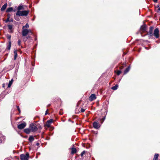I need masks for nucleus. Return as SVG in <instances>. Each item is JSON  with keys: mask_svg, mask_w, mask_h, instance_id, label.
Masks as SVG:
<instances>
[{"mask_svg": "<svg viewBox=\"0 0 160 160\" xmlns=\"http://www.w3.org/2000/svg\"><path fill=\"white\" fill-rule=\"evenodd\" d=\"M28 11H20L18 10L16 14L18 16H26L28 15Z\"/></svg>", "mask_w": 160, "mask_h": 160, "instance_id": "1", "label": "nucleus"}, {"mask_svg": "<svg viewBox=\"0 0 160 160\" xmlns=\"http://www.w3.org/2000/svg\"><path fill=\"white\" fill-rule=\"evenodd\" d=\"M38 128H41V127H37V125L34 123L31 124V132H35L37 131Z\"/></svg>", "mask_w": 160, "mask_h": 160, "instance_id": "2", "label": "nucleus"}, {"mask_svg": "<svg viewBox=\"0 0 160 160\" xmlns=\"http://www.w3.org/2000/svg\"><path fill=\"white\" fill-rule=\"evenodd\" d=\"M29 154L27 153L25 154H22L20 155L21 160H28Z\"/></svg>", "mask_w": 160, "mask_h": 160, "instance_id": "3", "label": "nucleus"}, {"mask_svg": "<svg viewBox=\"0 0 160 160\" xmlns=\"http://www.w3.org/2000/svg\"><path fill=\"white\" fill-rule=\"evenodd\" d=\"M29 31L28 29H22V37H26L27 36Z\"/></svg>", "mask_w": 160, "mask_h": 160, "instance_id": "4", "label": "nucleus"}, {"mask_svg": "<svg viewBox=\"0 0 160 160\" xmlns=\"http://www.w3.org/2000/svg\"><path fill=\"white\" fill-rule=\"evenodd\" d=\"M153 27L152 26H151L150 27L149 30L148 32V33L147 34L148 36V37L149 38H151V37L153 36Z\"/></svg>", "mask_w": 160, "mask_h": 160, "instance_id": "5", "label": "nucleus"}, {"mask_svg": "<svg viewBox=\"0 0 160 160\" xmlns=\"http://www.w3.org/2000/svg\"><path fill=\"white\" fill-rule=\"evenodd\" d=\"M159 29L158 28H156L154 31L153 34L156 38H158L159 37Z\"/></svg>", "mask_w": 160, "mask_h": 160, "instance_id": "6", "label": "nucleus"}, {"mask_svg": "<svg viewBox=\"0 0 160 160\" xmlns=\"http://www.w3.org/2000/svg\"><path fill=\"white\" fill-rule=\"evenodd\" d=\"M26 125V123L23 122V123L18 124V129H21L25 128Z\"/></svg>", "mask_w": 160, "mask_h": 160, "instance_id": "7", "label": "nucleus"}, {"mask_svg": "<svg viewBox=\"0 0 160 160\" xmlns=\"http://www.w3.org/2000/svg\"><path fill=\"white\" fill-rule=\"evenodd\" d=\"M93 126L94 128L98 129L100 127V125L97 122H94L93 123Z\"/></svg>", "mask_w": 160, "mask_h": 160, "instance_id": "8", "label": "nucleus"}, {"mask_svg": "<svg viewBox=\"0 0 160 160\" xmlns=\"http://www.w3.org/2000/svg\"><path fill=\"white\" fill-rule=\"evenodd\" d=\"M96 98V95L94 94H92L89 97V100L90 101H92L95 99Z\"/></svg>", "mask_w": 160, "mask_h": 160, "instance_id": "9", "label": "nucleus"}, {"mask_svg": "<svg viewBox=\"0 0 160 160\" xmlns=\"http://www.w3.org/2000/svg\"><path fill=\"white\" fill-rule=\"evenodd\" d=\"M147 26L146 25L144 24L142 25L140 27V29L142 31L144 32L146 30Z\"/></svg>", "mask_w": 160, "mask_h": 160, "instance_id": "10", "label": "nucleus"}, {"mask_svg": "<svg viewBox=\"0 0 160 160\" xmlns=\"http://www.w3.org/2000/svg\"><path fill=\"white\" fill-rule=\"evenodd\" d=\"M7 7V3H6L4 4L2 6V7L1 8V11H4L6 8V7Z\"/></svg>", "mask_w": 160, "mask_h": 160, "instance_id": "11", "label": "nucleus"}, {"mask_svg": "<svg viewBox=\"0 0 160 160\" xmlns=\"http://www.w3.org/2000/svg\"><path fill=\"white\" fill-rule=\"evenodd\" d=\"M130 66L128 67L124 71V74H125L128 72L130 69Z\"/></svg>", "mask_w": 160, "mask_h": 160, "instance_id": "12", "label": "nucleus"}, {"mask_svg": "<svg viewBox=\"0 0 160 160\" xmlns=\"http://www.w3.org/2000/svg\"><path fill=\"white\" fill-rule=\"evenodd\" d=\"M11 42L10 41L8 42V44L7 46V48L8 50H10L11 47Z\"/></svg>", "mask_w": 160, "mask_h": 160, "instance_id": "13", "label": "nucleus"}, {"mask_svg": "<svg viewBox=\"0 0 160 160\" xmlns=\"http://www.w3.org/2000/svg\"><path fill=\"white\" fill-rule=\"evenodd\" d=\"M71 153L72 154L75 153L77 151L76 149L74 148H72L71 149Z\"/></svg>", "mask_w": 160, "mask_h": 160, "instance_id": "14", "label": "nucleus"}, {"mask_svg": "<svg viewBox=\"0 0 160 160\" xmlns=\"http://www.w3.org/2000/svg\"><path fill=\"white\" fill-rule=\"evenodd\" d=\"M13 10V8L12 7L8 8L6 10V12H8L12 11Z\"/></svg>", "mask_w": 160, "mask_h": 160, "instance_id": "15", "label": "nucleus"}, {"mask_svg": "<svg viewBox=\"0 0 160 160\" xmlns=\"http://www.w3.org/2000/svg\"><path fill=\"white\" fill-rule=\"evenodd\" d=\"M24 132L27 134H29L30 133V129L26 128L24 130Z\"/></svg>", "mask_w": 160, "mask_h": 160, "instance_id": "16", "label": "nucleus"}, {"mask_svg": "<svg viewBox=\"0 0 160 160\" xmlns=\"http://www.w3.org/2000/svg\"><path fill=\"white\" fill-rule=\"evenodd\" d=\"M14 60H15L16 59V58L17 57V56H18L17 50H14Z\"/></svg>", "mask_w": 160, "mask_h": 160, "instance_id": "17", "label": "nucleus"}, {"mask_svg": "<svg viewBox=\"0 0 160 160\" xmlns=\"http://www.w3.org/2000/svg\"><path fill=\"white\" fill-rule=\"evenodd\" d=\"M29 28V25L28 23H27L25 26H23L22 29H28Z\"/></svg>", "mask_w": 160, "mask_h": 160, "instance_id": "18", "label": "nucleus"}, {"mask_svg": "<svg viewBox=\"0 0 160 160\" xmlns=\"http://www.w3.org/2000/svg\"><path fill=\"white\" fill-rule=\"evenodd\" d=\"M118 85L116 84L115 86L112 87L111 89L113 90H116L118 88Z\"/></svg>", "mask_w": 160, "mask_h": 160, "instance_id": "19", "label": "nucleus"}, {"mask_svg": "<svg viewBox=\"0 0 160 160\" xmlns=\"http://www.w3.org/2000/svg\"><path fill=\"white\" fill-rule=\"evenodd\" d=\"M158 154H155L153 159V160H158Z\"/></svg>", "mask_w": 160, "mask_h": 160, "instance_id": "20", "label": "nucleus"}, {"mask_svg": "<svg viewBox=\"0 0 160 160\" xmlns=\"http://www.w3.org/2000/svg\"><path fill=\"white\" fill-rule=\"evenodd\" d=\"M13 81L12 79L11 81H9V83L8 84V88H9L10 87L11 85L12 84Z\"/></svg>", "mask_w": 160, "mask_h": 160, "instance_id": "21", "label": "nucleus"}, {"mask_svg": "<svg viewBox=\"0 0 160 160\" xmlns=\"http://www.w3.org/2000/svg\"><path fill=\"white\" fill-rule=\"evenodd\" d=\"M23 9V7L22 6H18V10L20 11L21 10Z\"/></svg>", "mask_w": 160, "mask_h": 160, "instance_id": "22", "label": "nucleus"}, {"mask_svg": "<svg viewBox=\"0 0 160 160\" xmlns=\"http://www.w3.org/2000/svg\"><path fill=\"white\" fill-rule=\"evenodd\" d=\"M53 121V119H51L48 121H47V122L48 123H49L50 124H51Z\"/></svg>", "mask_w": 160, "mask_h": 160, "instance_id": "23", "label": "nucleus"}, {"mask_svg": "<svg viewBox=\"0 0 160 160\" xmlns=\"http://www.w3.org/2000/svg\"><path fill=\"white\" fill-rule=\"evenodd\" d=\"M50 125H51V124L49 123H48L47 122H46V124H45V126H47V127L49 128L50 127Z\"/></svg>", "mask_w": 160, "mask_h": 160, "instance_id": "24", "label": "nucleus"}, {"mask_svg": "<svg viewBox=\"0 0 160 160\" xmlns=\"http://www.w3.org/2000/svg\"><path fill=\"white\" fill-rule=\"evenodd\" d=\"M8 28L9 29L11 30L12 29V25H8Z\"/></svg>", "mask_w": 160, "mask_h": 160, "instance_id": "25", "label": "nucleus"}, {"mask_svg": "<svg viewBox=\"0 0 160 160\" xmlns=\"http://www.w3.org/2000/svg\"><path fill=\"white\" fill-rule=\"evenodd\" d=\"M86 152V151H83L81 153V156L82 157L83 155Z\"/></svg>", "mask_w": 160, "mask_h": 160, "instance_id": "26", "label": "nucleus"}, {"mask_svg": "<svg viewBox=\"0 0 160 160\" xmlns=\"http://www.w3.org/2000/svg\"><path fill=\"white\" fill-rule=\"evenodd\" d=\"M121 72H122L121 71L118 70V71L117 72V74L118 75H119L121 73Z\"/></svg>", "mask_w": 160, "mask_h": 160, "instance_id": "27", "label": "nucleus"}, {"mask_svg": "<svg viewBox=\"0 0 160 160\" xmlns=\"http://www.w3.org/2000/svg\"><path fill=\"white\" fill-rule=\"evenodd\" d=\"M7 37L8 39H9V40H10L11 38V35H7Z\"/></svg>", "mask_w": 160, "mask_h": 160, "instance_id": "28", "label": "nucleus"}, {"mask_svg": "<svg viewBox=\"0 0 160 160\" xmlns=\"http://www.w3.org/2000/svg\"><path fill=\"white\" fill-rule=\"evenodd\" d=\"M34 140L33 137L32 136H31V142L33 141Z\"/></svg>", "mask_w": 160, "mask_h": 160, "instance_id": "29", "label": "nucleus"}, {"mask_svg": "<svg viewBox=\"0 0 160 160\" xmlns=\"http://www.w3.org/2000/svg\"><path fill=\"white\" fill-rule=\"evenodd\" d=\"M17 108L18 110V111L19 113H20L21 112V111L20 110V108H19V106H17Z\"/></svg>", "mask_w": 160, "mask_h": 160, "instance_id": "30", "label": "nucleus"}, {"mask_svg": "<svg viewBox=\"0 0 160 160\" xmlns=\"http://www.w3.org/2000/svg\"><path fill=\"white\" fill-rule=\"evenodd\" d=\"M85 109L83 108H82L81 109V112H84L85 111Z\"/></svg>", "mask_w": 160, "mask_h": 160, "instance_id": "31", "label": "nucleus"}, {"mask_svg": "<svg viewBox=\"0 0 160 160\" xmlns=\"http://www.w3.org/2000/svg\"><path fill=\"white\" fill-rule=\"evenodd\" d=\"M7 18H9L10 19V17H11V15L9 13H8L7 15Z\"/></svg>", "mask_w": 160, "mask_h": 160, "instance_id": "32", "label": "nucleus"}, {"mask_svg": "<svg viewBox=\"0 0 160 160\" xmlns=\"http://www.w3.org/2000/svg\"><path fill=\"white\" fill-rule=\"evenodd\" d=\"M9 21H10V19L8 18H7V19L5 21L6 22H7Z\"/></svg>", "mask_w": 160, "mask_h": 160, "instance_id": "33", "label": "nucleus"}, {"mask_svg": "<svg viewBox=\"0 0 160 160\" xmlns=\"http://www.w3.org/2000/svg\"><path fill=\"white\" fill-rule=\"evenodd\" d=\"M105 117H104L103 118H102V121L101 122L102 123H103V122L105 120Z\"/></svg>", "mask_w": 160, "mask_h": 160, "instance_id": "34", "label": "nucleus"}, {"mask_svg": "<svg viewBox=\"0 0 160 160\" xmlns=\"http://www.w3.org/2000/svg\"><path fill=\"white\" fill-rule=\"evenodd\" d=\"M18 43L19 45H20L21 43V41L20 40H19L18 41Z\"/></svg>", "mask_w": 160, "mask_h": 160, "instance_id": "35", "label": "nucleus"}, {"mask_svg": "<svg viewBox=\"0 0 160 160\" xmlns=\"http://www.w3.org/2000/svg\"><path fill=\"white\" fill-rule=\"evenodd\" d=\"M80 101H79V102H78V103L77 104V107H78V105H79V104L80 103Z\"/></svg>", "mask_w": 160, "mask_h": 160, "instance_id": "36", "label": "nucleus"}, {"mask_svg": "<svg viewBox=\"0 0 160 160\" xmlns=\"http://www.w3.org/2000/svg\"><path fill=\"white\" fill-rule=\"evenodd\" d=\"M48 110L47 109V110L46 111L45 114V115H46L47 114H48Z\"/></svg>", "mask_w": 160, "mask_h": 160, "instance_id": "37", "label": "nucleus"}, {"mask_svg": "<svg viewBox=\"0 0 160 160\" xmlns=\"http://www.w3.org/2000/svg\"><path fill=\"white\" fill-rule=\"evenodd\" d=\"M153 2H157L158 1V0H153Z\"/></svg>", "mask_w": 160, "mask_h": 160, "instance_id": "38", "label": "nucleus"}, {"mask_svg": "<svg viewBox=\"0 0 160 160\" xmlns=\"http://www.w3.org/2000/svg\"><path fill=\"white\" fill-rule=\"evenodd\" d=\"M36 145L37 146H38L39 145V143L38 142H37Z\"/></svg>", "mask_w": 160, "mask_h": 160, "instance_id": "39", "label": "nucleus"}, {"mask_svg": "<svg viewBox=\"0 0 160 160\" xmlns=\"http://www.w3.org/2000/svg\"><path fill=\"white\" fill-rule=\"evenodd\" d=\"M32 65L33 66H34V63L33 62H32Z\"/></svg>", "mask_w": 160, "mask_h": 160, "instance_id": "40", "label": "nucleus"}, {"mask_svg": "<svg viewBox=\"0 0 160 160\" xmlns=\"http://www.w3.org/2000/svg\"><path fill=\"white\" fill-rule=\"evenodd\" d=\"M15 18V19L17 21H19V19H18V18L16 19V18Z\"/></svg>", "mask_w": 160, "mask_h": 160, "instance_id": "41", "label": "nucleus"}, {"mask_svg": "<svg viewBox=\"0 0 160 160\" xmlns=\"http://www.w3.org/2000/svg\"><path fill=\"white\" fill-rule=\"evenodd\" d=\"M28 140L29 141H30V136L28 137Z\"/></svg>", "mask_w": 160, "mask_h": 160, "instance_id": "42", "label": "nucleus"}, {"mask_svg": "<svg viewBox=\"0 0 160 160\" xmlns=\"http://www.w3.org/2000/svg\"><path fill=\"white\" fill-rule=\"evenodd\" d=\"M4 85H5V84H2V87H4Z\"/></svg>", "mask_w": 160, "mask_h": 160, "instance_id": "43", "label": "nucleus"}, {"mask_svg": "<svg viewBox=\"0 0 160 160\" xmlns=\"http://www.w3.org/2000/svg\"><path fill=\"white\" fill-rule=\"evenodd\" d=\"M30 33H31V35L32 34V32H31H31H30Z\"/></svg>", "mask_w": 160, "mask_h": 160, "instance_id": "44", "label": "nucleus"}, {"mask_svg": "<svg viewBox=\"0 0 160 160\" xmlns=\"http://www.w3.org/2000/svg\"><path fill=\"white\" fill-rule=\"evenodd\" d=\"M34 20V18L32 19V21H33Z\"/></svg>", "mask_w": 160, "mask_h": 160, "instance_id": "45", "label": "nucleus"}, {"mask_svg": "<svg viewBox=\"0 0 160 160\" xmlns=\"http://www.w3.org/2000/svg\"><path fill=\"white\" fill-rule=\"evenodd\" d=\"M50 105V104H48V106H49Z\"/></svg>", "mask_w": 160, "mask_h": 160, "instance_id": "46", "label": "nucleus"}, {"mask_svg": "<svg viewBox=\"0 0 160 160\" xmlns=\"http://www.w3.org/2000/svg\"><path fill=\"white\" fill-rule=\"evenodd\" d=\"M1 142H2L1 141H0V143H1Z\"/></svg>", "mask_w": 160, "mask_h": 160, "instance_id": "47", "label": "nucleus"}, {"mask_svg": "<svg viewBox=\"0 0 160 160\" xmlns=\"http://www.w3.org/2000/svg\"><path fill=\"white\" fill-rule=\"evenodd\" d=\"M12 21V20H11L10 21Z\"/></svg>", "mask_w": 160, "mask_h": 160, "instance_id": "48", "label": "nucleus"}]
</instances>
